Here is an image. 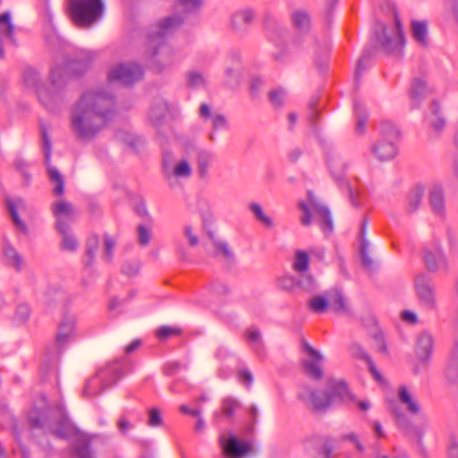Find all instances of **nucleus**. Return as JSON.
Instances as JSON below:
<instances>
[{
    "label": "nucleus",
    "mask_w": 458,
    "mask_h": 458,
    "mask_svg": "<svg viewBox=\"0 0 458 458\" xmlns=\"http://www.w3.org/2000/svg\"><path fill=\"white\" fill-rule=\"evenodd\" d=\"M57 231L63 235L62 249L64 250L74 251L77 249L78 242L70 232V225L64 220H59L56 223Z\"/></svg>",
    "instance_id": "nucleus-24"
},
{
    "label": "nucleus",
    "mask_w": 458,
    "mask_h": 458,
    "mask_svg": "<svg viewBox=\"0 0 458 458\" xmlns=\"http://www.w3.org/2000/svg\"><path fill=\"white\" fill-rule=\"evenodd\" d=\"M299 396L302 400H309L316 411H325L335 404L345 403L353 401V395L349 391L347 384L342 379L329 378L327 382L326 391L318 393L310 389H303Z\"/></svg>",
    "instance_id": "nucleus-3"
},
{
    "label": "nucleus",
    "mask_w": 458,
    "mask_h": 458,
    "mask_svg": "<svg viewBox=\"0 0 458 458\" xmlns=\"http://www.w3.org/2000/svg\"><path fill=\"white\" fill-rule=\"evenodd\" d=\"M254 21V13L250 10H241L233 13L231 18V24L233 27H248L252 26Z\"/></svg>",
    "instance_id": "nucleus-31"
},
{
    "label": "nucleus",
    "mask_w": 458,
    "mask_h": 458,
    "mask_svg": "<svg viewBox=\"0 0 458 458\" xmlns=\"http://www.w3.org/2000/svg\"><path fill=\"white\" fill-rule=\"evenodd\" d=\"M429 202L432 210L437 215L444 213V193L443 189L439 185H435L429 191Z\"/></svg>",
    "instance_id": "nucleus-28"
},
{
    "label": "nucleus",
    "mask_w": 458,
    "mask_h": 458,
    "mask_svg": "<svg viewBox=\"0 0 458 458\" xmlns=\"http://www.w3.org/2000/svg\"><path fill=\"white\" fill-rule=\"evenodd\" d=\"M327 162L334 180L346 191L351 204L355 208H360V203L358 200L360 192L354 190L349 183L344 182L346 165L343 161L342 157L338 153H328Z\"/></svg>",
    "instance_id": "nucleus-9"
},
{
    "label": "nucleus",
    "mask_w": 458,
    "mask_h": 458,
    "mask_svg": "<svg viewBox=\"0 0 458 458\" xmlns=\"http://www.w3.org/2000/svg\"><path fill=\"white\" fill-rule=\"evenodd\" d=\"M180 25H182L181 17L174 15V16L165 18L162 21V23L160 25V29H172V28H174V27H177Z\"/></svg>",
    "instance_id": "nucleus-58"
},
{
    "label": "nucleus",
    "mask_w": 458,
    "mask_h": 458,
    "mask_svg": "<svg viewBox=\"0 0 458 458\" xmlns=\"http://www.w3.org/2000/svg\"><path fill=\"white\" fill-rule=\"evenodd\" d=\"M278 285L280 288L286 291H293L299 287L306 292H311L315 288L314 280L310 276L302 279H296L292 276H284L278 279Z\"/></svg>",
    "instance_id": "nucleus-17"
},
{
    "label": "nucleus",
    "mask_w": 458,
    "mask_h": 458,
    "mask_svg": "<svg viewBox=\"0 0 458 458\" xmlns=\"http://www.w3.org/2000/svg\"><path fill=\"white\" fill-rule=\"evenodd\" d=\"M292 21L294 26L307 28L311 26V17L305 10H297L292 14Z\"/></svg>",
    "instance_id": "nucleus-41"
},
{
    "label": "nucleus",
    "mask_w": 458,
    "mask_h": 458,
    "mask_svg": "<svg viewBox=\"0 0 458 458\" xmlns=\"http://www.w3.org/2000/svg\"><path fill=\"white\" fill-rule=\"evenodd\" d=\"M328 308L330 310L343 315H351L352 311L343 292L337 288L327 291Z\"/></svg>",
    "instance_id": "nucleus-16"
},
{
    "label": "nucleus",
    "mask_w": 458,
    "mask_h": 458,
    "mask_svg": "<svg viewBox=\"0 0 458 458\" xmlns=\"http://www.w3.org/2000/svg\"><path fill=\"white\" fill-rule=\"evenodd\" d=\"M4 262L15 271L20 272L24 267V259L21 253L9 242L2 247Z\"/></svg>",
    "instance_id": "nucleus-22"
},
{
    "label": "nucleus",
    "mask_w": 458,
    "mask_h": 458,
    "mask_svg": "<svg viewBox=\"0 0 458 458\" xmlns=\"http://www.w3.org/2000/svg\"><path fill=\"white\" fill-rule=\"evenodd\" d=\"M53 213L56 217V223L63 220L62 216L72 218L73 216V208L71 203L67 201H59L53 204Z\"/></svg>",
    "instance_id": "nucleus-38"
},
{
    "label": "nucleus",
    "mask_w": 458,
    "mask_h": 458,
    "mask_svg": "<svg viewBox=\"0 0 458 458\" xmlns=\"http://www.w3.org/2000/svg\"><path fill=\"white\" fill-rule=\"evenodd\" d=\"M163 423L161 412L157 408H152L148 411V425L150 427H159Z\"/></svg>",
    "instance_id": "nucleus-54"
},
{
    "label": "nucleus",
    "mask_w": 458,
    "mask_h": 458,
    "mask_svg": "<svg viewBox=\"0 0 458 458\" xmlns=\"http://www.w3.org/2000/svg\"><path fill=\"white\" fill-rule=\"evenodd\" d=\"M95 55L91 52H83L80 56L68 62L64 67H55L51 71L50 85H41L38 72L33 68H27L23 72V80L28 87L35 89L38 100L50 111L59 108L65 98L64 87L68 72L80 75L92 64Z\"/></svg>",
    "instance_id": "nucleus-2"
},
{
    "label": "nucleus",
    "mask_w": 458,
    "mask_h": 458,
    "mask_svg": "<svg viewBox=\"0 0 458 458\" xmlns=\"http://www.w3.org/2000/svg\"><path fill=\"white\" fill-rule=\"evenodd\" d=\"M55 435L61 438L72 439V458H96L91 450V439L81 433L67 420H63L55 430Z\"/></svg>",
    "instance_id": "nucleus-6"
},
{
    "label": "nucleus",
    "mask_w": 458,
    "mask_h": 458,
    "mask_svg": "<svg viewBox=\"0 0 458 458\" xmlns=\"http://www.w3.org/2000/svg\"><path fill=\"white\" fill-rule=\"evenodd\" d=\"M70 13L77 26H88L102 13L101 0H70Z\"/></svg>",
    "instance_id": "nucleus-8"
},
{
    "label": "nucleus",
    "mask_w": 458,
    "mask_h": 458,
    "mask_svg": "<svg viewBox=\"0 0 458 458\" xmlns=\"http://www.w3.org/2000/svg\"><path fill=\"white\" fill-rule=\"evenodd\" d=\"M117 428L122 434H126L129 429L133 428V425L127 420L124 415H121L117 421Z\"/></svg>",
    "instance_id": "nucleus-61"
},
{
    "label": "nucleus",
    "mask_w": 458,
    "mask_h": 458,
    "mask_svg": "<svg viewBox=\"0 0 458 458\" xmlns=\"http://www.w3.org/2000/svg\"><path fill=\"white\" fill-rule=\"evenodd\" d=\"M338 4V0H323L321 6L322 16L325 20V26L335 25V10Z\"/></svg>",
    "instance_id": "nucleus-35"
},
{
    "label": "nucleus",
    "mask_w": 458,
    "mask_h": 458,
    "mask_svg": "<svg viewBox=\"0 0 458 458\" xmlns=\"http://www.w3.org/2000/svg\"><path fill=\"white\" fill-rule=\"evenodd\" d=\"M334 450V445L330 440H325L319 452L321 458H331L332 452Z\"/></svg>",
    "instance_id": "nucleus-64"
},
{
    "label": "nucleus",
    "mask_w": 458,
    "mask_h": 458,
    "mask_svg": "<svg viewBox=\"0 0 458 458\" xmlns=\"http://www.w3.org/2000/svg\"><path fill=\"white\" fill-rule=\"evenodd\" d=\"M138 242L141 246H147L151 240V232L143 225L137 227Z\"/></svg>",
    "instance_id": "nucleus-51"
},
{
    "label": "nucleus",
    "mask_w": 458,
    "mask_h": 458,
    "mask_svg": "<svg viewBox=\"0 0 458 458\" xmlns=\"http://www.w3.org/2000/svg\"><path fill=\"white\" fill-rule=\"evenodd\" d=\"M382 140L397 141L400 138L399 129L391 121H383L379 124Z\"/></svg>",
    "instance_id": "nucleus-32"
},
{
    "label": "nucleus",
    "mask_w": 458,
    "mask_h": 458,
    "mask_svg": "<svg viewBox=\"0 0 458 458\" xmlns=\"http://www.w3.org/2000/svg\"><path fill=\"white\" fill-rule=\"evenodd\" d=\"M31 309L26 302L17 305L13 317V323L16 326H22L28 322L30 318Z\"/></svg>",
    "instance_id": "nucleus-36"
},
{
    "label": "nucleus",
    "mask_w": 458,
    "mask_h": 458,
    "mask_svg": "<svg viewBox=\"0 0 458 458\" xmlns=\"http://www.w3.org/2000/svg\"><path fill=\"white\" fill-rule=\"evenodd\" d=\"M224 453L229 455V458H238L250 451V445L241 442L237 437L232 436L226 443H224V437H221Z\"/></svg>",
    "instance_id": "nucleus-18"
},
{
    "label": "nucleus",
    "mask_w": 458,
    "mask_h": 458,
    "mask_svg": "<svg viewBox=\"0 0 458 458\" xmlns=\"http://www.w3.org/2000/svg\"><path fill=\"white\" fill-rule=\"evenodd\" d=\"M414 40L422 47H428V30H411Z\"/></svg>",
    "instance_id": "nucleus-57"
},
{
    "label": "nucleus",
    "mask_w": 458,
    "mask_h": 458,
    "mask_svg": "<svg viewBox=\"0 0 458 458\" xmlns=\"http://www.w3.org/2000/svg\"><path fill=\"white\" fill-rule=\"evenodd\" d=\"M5 204L15 226L25 232L27 229L26 225L18 216V209L24 207L23 200L21 199H6Z\"/></svg>",
    "instance_id": "nucleus-26"
},
{
    "label": "nucleus",
    "mask_w": 458,
    "mask_h": 458,
    "mask_svg": "<svg viewBox=\"0 0 458 458\" xmlns=\"http://www.w3.org/2000/svg\"><path fill=\"white\" fill-rule=\"evenodd\" d=\"M368 248H369V242L367 241V239H363V241L360 243V247L361 262H362V265L366 268H371L373 266V260L368 253Z\"/></svg>",
    "instance_id": "nucleus-49"
},
{
    "label": "nucleus",
    "mask_w": 458,
    "mask_h": 458,
    "mask_svg": "<svg viewBox=\"0 0 458 458\" xmlns=\"http://www.w3.org/2000/svg\"><path fill=\"white\" fill-rule=\"evenodd\" d=\"M123 376L120 361H114L101 368L95 376L89 378L82 390L86 397L100 394L106 388L114 385Z\"/></svg>",
    "instance_id": "nucleus-5"
},
{
    "label": "nucleus",
    "mask_w": 458,
    "mask_h": 458,
    "mask_svg": "<svg viewBox=\"0 0 458 458\" xmlns=\"http://www.w3.org/2000/svg\"><path fill=\"white\" fill-rule=\"evenodd\" d=\"M415 289L420 304L428 310L437 308L435 287L432 280L426 275H420L415 279Z\"/></svg>",
    "instance_id": "nucleus-14"
},
{
    "label": "nucleus",
    "mask_w": 458,
    "mask_h": 458,
    "mask_svg": "<svg viewBox=\"0 0 458 458\" xmlns=\"http://www.w3.org/2000/svg\"><path fill=\"white\" fill-rule=\"evenodd\" d=\"M166 112V105L160 102L151 107L149 111V119L155 125H159L162 123Z\"/></svg>",
    "instance_id": "nucleus-42"
},
{
    "label": "nucleus",
    "mask_w": 458,
    "mask_h": 458,
    "mask_svg": "<svg viewBox=\"0 0 458 458\" xmlns=\"http://www.w3.org/2000/svg\"><path fill=\"white\" fill-rule=\"evenodd\" d=\"M183 233L188 238L189 244L191 246H196L199 243V238L196 234H194L192 227L191 225H186L183 228Z\"/></svg>",
    "instance_id": "nucleus-63"
},
{
    "label": "nucleus",
    "mask_w": 458,
    "mask_h": 458,
    "mask_svg": "<svg viewBox=\"0 0 458 458\" xmlns=\"http://www.w3.org/2000/svg\"><path fill=\"white\" fill-rule=\"evenodd\" d=\"M352 348H353L354 353L357 357L367 361L370 373L372 374L373 377L377 382L383 383L384 379H383L382 375L377 369L375 363L373 362L370 356L365 352V350L358 344H353Z\"/></svg>",
    "instance_id": "nucleus-30"
},
{
    "label": "nucleus",
    "mask_w": 458,
    "mask_h": 458,
    "mask_svg": "<svg viewBox=\"0 0 458 458\" xmlns=\"http://www.w3.org/2000/svg\"><path fill=\"white\" fill-rule=\"evenodd\" d=\"M300 209L303 212L301 222L303 225H310L311 220L317 221L324 232H331L333 230V222L330 212L325 206L310 201V206L305 202L299 203Z\"/></svg>",
    "instance_id": "nucleus-10"
},
{
    "label": "nucleus",
    "mask_w": 458,
    "mask_h": 458,
    "mask_svg": "<svg viewBox=\"0 0 458 458\" xmlns=\"http://www.w3.org/2000/svg\"><path fill=\"white\" fill-rule=\"evenodd\" d=\"M398 398L401 403L406 406L407 411L411 414H418L420 407L405 386H401L398 389Z\"/></svg>",
    "instance_id": "nucleus-27"
},
{
    "label": "nucleus",
    "mask_w": 458,
    "mask_h": 458,
    "mask_svg": "<svg viewBox=\"0 0 458 458\" xmlns=\"http://www.w3.org/2000/svg\"><path fill=\"white\" fill-rule=\"evenodd\" d=\"M240 406V403L231 396L224 398L221 403L222 412L228 418L233 417L235 410Z\"/></svg>",
    "instance_id": "nucleus-44"
},
{
    "label": "nucleus",
    "mask_w": 458,
    "mask_h": 458,
    "mask_svg": "<svg viewBox=\"0 0 458 458\" xmlns=\"http://www.w3.org/2000/svg\"><path fill=\"white\" fill-rule=\"evenodd\" d=\"M427 93H428V89H427L426 83L420 79H416L413 81L411 89V98L415 101H420L421 98L426 97Z\"/></svg>",
    "instance_id": "nucleus-43"
},
{
    "label": "nucleus",
    "mask_w": 458,
    "mask_h": 458,
    "mask_svg": "<svg viewBox=\"0 0 458 458\" xmlns=\"http://www.w3.org/2000/svg\"><path fill=\"white\" fill-rule=\"evenodd\" d=\"M370 40L374 50L380 49L396 57L403 54L405 37L403 30H373Z\"/></svg>",
    "instance_id": "nucleus-7"
},
{
    "label": "nucleus",
    "mask_w": 458,
    "mask_h": 458,
    "mask_svg": "<svg viewBox=\"0 0 458 458\" xmlns=\"http://www.w3.org/2000/svg\"><path fill=\"white\" fill-rule=\"evenodd\" d=\"M310 256L302 250L295 251V257L293 263V269L298 273H304L309 269Z\"/></svg>",
    "instance_id": "nucleus-39"
},
{
    "label": "nucleus",
    "mask_w": 458,
    "mask_h": 458,
    "mask_svg": "<svg viewBox=\"0 0 458 458\" xmlns=\"http://www.w3.org/2000/svg\"><path fill=\"white\" fill-rule=\"evenodd\" d=\"M41 136L43 139V149L45 163L47 165V174L53 183L55 184L54 192L55 195H62L64 191V182L62 174L57 168L50 165L51 159V142L47 133V130L44 124H41Z\"/></svg>",
    "instance_id": "nucleus-13"
},
{
    "label": "nucleus",
    "mask_w": 458,
    "mask_h": 458,
    "mask_svg": "<svg viewBox=\"0 0 458 458\" xmlns=\"http://www.w3.org/2000/svg\"><path fill=\"white\" fill-rule=\"evenodd\" d=\"M14 168L21 173V174L24 177L26 182H29L30 179V174L29 173V164L21 157H17L13 161Z\"/></svg>",
    "instance_id": "nucleus-52"
},
{
    "label": "nucleus",
    "mask_w": 458,
    "mask_h": 458,
    "mask_svg": "<svg viewBox=\"0 0 458 458\" xmlns=\"http://www.w3.org/2000/svg\"><path fill=\"white\" fill-rule=\"evenodd\" d=\"M249 210L252 213L256 220L259 221L266 228L271 229L274 227L273 219L265 213L262 206L259 203L250 202L249 204Z\"/></svg>",
    "instance_id": "nucleus-29"
},
{
    "label": "nucleus",
    "mask_w": 458,
    "mask_h": 458,
    "mask_svg": "<svg viewBox=\"0 0 458 458\" xmlns=\"http://www.w3.org/2000/svg\"><path fill=\"white\" fill-rule=\"evenodd\" d=\"M206 80L198 72H190L187 75V84L191 88H200L205 86Z\"/></svg>",
    "instance_id": "nucleus-48"
},
{
    "label": "nucleus",
    "mask_w": 458,
    "mask_h": 458,
    "mask_svg": "<svg viewBox=\"0 0 458 458\" xmlns=\"http://www.w3.org/2000/svg\"><path fill=\"white\" fill-rule=\"evenodd\" d=\"M396 141L381 140L372 146V153L374 157L380 160L386 161L394 158L397 154Z\"/></svg>",
    "instance_id": "nucleus-19"
},
{
    "label": "nucleus",
    "mask_w": 458,
    "mask_h": 458,
    "mask_svg": "<svg viewBox=\"0 0 458 458\" xmlns=\"http://www.w3.org/2000/svg\"><path fill=\"white\" fill-rule=\"evenodd\" d=\"M434 339L428 332H422L417 340L416 354L421 361H428L433 352Z\"/></svg>",
    "instance_id": "nucleus-21"
},
{
    "label": "nucleus",
    "mask_w": 458,
    "mask_h": 458,
    "mask_svg": "<svg viewBox=\"0 0 458 458\" xmlns=\"http://www.w3.org/2000/svg\"><path fill=\"white\" fill-rule=\"evenodd\" d=\"M308 308L316 314H323L329 310L327 292L325 294L316 295L308 301Z\"/></svg>",
    "instance_id": "nucleus-34"
},
{
    "label": "nucleus",
    "mask_w": 458,
    "mask_h": 458,
    "mask_svg": "<svg viewBox=\"0 0 458 458\" xmlns=\"http://www.w3.org/2000/svg\"><path fill=\"white\" fill-rule=\"evenodd\" d=\"M115 246V242L109 236L105 237V255L107 261H110L113 255V250Z\"/></svg>",
    "instance_id": "nucleus-60"
},
{
    "label": "nucleus",
    "mask_w": 458,
    "mask_h": 458,
    "mask_svg": "<svg viewBox=\"0 0 458 458\" xmlns=\"http://www.w3.org/2000/svg\"><path fill=\"white\" fill-rule=\"evenodd\" d=\"M143 76V69L138 64H121L108 72L109 82L119 81L123 85H131Z\"/></svg>",
    "instance_id": "nucleus-11"
},
{
    "label": "nucleus",
    "mask_w": 458,
    "mask_h": 458,
    "mask_svg": "<svg viewBox=\"0 0 458 458\" xmlns=\"http://www.w3.org/2000/svg\"><path fill=\"white\" fill-rule=\"evenodd\" d=\"M353 108L356 114L355 131L358 134H362L366 129L368 114L363 105L360 102L355 101L353 104Z\"/></svg>",
    "instance_id": "nucleus-37"
},
{
    "label": "nucleus",
    "mask_w": 458,
    "mask_h": 458,
    "mask_svg": "<svg viewBox=\"0 0 458 458\" xmlns=\"http://www.w3.org/2000/svg\"><path fill=\"white\" fill-rule=\"evenodd\" d=\"M192 170L189 162L185 159L177 163L172 172V175L178 178H188L191 175Z\"/></svg>",
    "instance_id": "nucleus-45"
},
{
    "label": "nucleus",
    "mask_w": 458,
    "mask_h": 458,
    "mask_svg": "<svg viewBox=\"0 0 458 458\" xmlns=\"http://www.w3.org/2000/svg\"><path fill=\"white\" fill-rule=\"evenodd\" d=\"M181 334V329L177 327H162L157 331V336L160 340H166L171 335H179Z\"/></svg>",
    "instance_id": "nucleus-53"
},
{
    "label": "nucleus",
    "mask_w": 458,
    "mask_h": 458,
    "mask_svg": "<svg viewBox=\"0 0 458 458\" xmlns=\"http://www.w3.org/2000/svg\"><path fill=\"white\" fill-rule=\"evenodd\" d=\"M199 115L204 120L211 119L214 131L226 130L229 127L226 117L222 114H212L211 108L208 104H202L199 107Z\"/></svg>",
    "instance_id": "nucleus-23"
},
{
    "label": "nucleus",
    "mask_w": 458,
    "mask_h": 458,
    "mask_svg": "<svg viewBox=\"0 0 458 458\" xmlns=\"http://www.w3.org/2000/svg\"><path fill=\"white\" fill-rule=\"evenodd\" d=\"M4 43L11 44L14 47L18 46L15 30H0V59L4 55L3 47Z\"/></svg>",
    "instance_id": "nucleus-46"
},
{
    "label": "nucleus",
    "mask_w": 458,
    "mask_h": 458,
    "mask_svg": "<svg viewBox=\"0 0 458 458\" xmlns=\"http://www.w3.org/2000/svg\"><path fill=\"white\" fill-rule=\"evenodd\" d=\"M244 336L255 352L260 354L263 352L264 345L261 340V334L259 329L250 327L245 331Z\"/></svg>",
    "instance_id": "nucleus-33"
},
{
    "label": "nucleus",
    "mask_w": 458,
    "mask_h": 458,
    "mask_svg": "<svg viewBox=\"0 0 458 458\" xmlns=\"http://www.w3.org/2000/svg\"><path fill=\"white\" fill-rule=\"evenodd\" d=\"M439 108V104L437 101H434L431 106V110L436 119L432 121V126L437 131H440L445 124V119L438 114Z\"/></svg>",
    "instance_id": "nucleus-50"
},
{
    "label": "nucleus",
    "mask_w": 458,
    "mask_h": 458,
    "mask_svg": "<svg viewBox=\"0 0 458 458\" xmlns=\"http://www.w3.org/2000/svg\"><path fill=\"white\" fill-rule=\"evenodd\" d=\"M114 96L105 89H91L81 94L71 108L72 132L81 140L94 139L114 114Z\"/></svg>",
    "instance_id": "nucleus-1"
},
{
    "label": "nucleus",
    "mask_w": 458,
    "mask_h": 458,
    "mask_svg": "<svg viewBox=\"0 0 458 458\" xmlns=\"http://www.w3.org/2000/svg\"><path fill=\"white\" fill-rule=\"evenodd\" d=\"M170 30H155L148 38V66L155 72H162L174 64L173 48L166 44Z\"/></svg>",
    "instance_id": "nucleus-4"
},
{
    "label": "nucleus",
    "mask_w": 458,
    "mask_h": 458,
    "mask_svg": "<svg viewBox=\"0 0 458 458\" xmlns=\"http://www.w3.org/2000/svg\"><path fill=\"white\" fill-rule=\"evenodd\" d=\"M301 346L307 355V359L301 361L304 372L314 379L321 378L323 376V355L305 340H302Z\"/></svg>",
    "instance_id": "nucleus-12"
},
{
    "label": "nucleus",
    "mask_w": 458,
    "mask_h": 458,
    "mask_svg": "<svg viewBox=\"0 0 458 458\" xmlns=\"http://www.w3.org/2000/svg\"><path fill=\"white\" fill-rule=\"evenodd\" d=\"M215 246L216 248L220 250L224 256L228 259H233V251L231 250L229 245L227 242H215Z\"/></svg>",
    "instance_id": "nucleus-59"
},
{
    "label": "nucleus",
    "mask_w": 458,
    "mask_h": 458,
    "mask_svg": "<svg viewBox=\"0 0 458 458\" xmlns=\"http://www.w3.org/2000/svg\"><path fill=\"white\" fill-rule=\"evenodd\" d=\"M445 376L452 384H458V339L448 360Z\"/></svg>",
    "instance_id": "nucleus-25"
},
{
    "label": "nucleus",
    "mask_w": 458,
    "mask_h": 458,
    "mask_svg": "<svg viewBox=\"0 0 458 458\" xmlns=\"http://www.w3.org/2000/svg\"><path fill=\"white\" fill-rule=\"evenodd\" d=\"M238 377L242 382L246 383L247 388H250V384L253 382L251 372L248 369H242L238 372Z\"/></svg>",
    "instance_id": "nucleus-62"
},
{
    "label": "nucleus",
    "mask_w": 458,
    "mask_h": 458,
    "mask_svg": "<svg viewBox=\"0 0 458 458\" xmlns=\"http://www.w3.org/2000/svg\"><path fill=\"white\" fill-rule=\"evenodd\" d=\"M76 319L74 316L63 317L55 336L57 348L62 351L71 341L75 330Z\"/></svg>",
    "instance_id": "nucleus-15"
},
{
    "label": "nucleus",
    "mask_w": 458,
    "mask_h": 458,
    "mask_svg": "<svg viewBox=\"0 0 458 458\" xmlns=\"http://www.w3.org/2000/svg\"><path fill=\"white\" fill-rule=\"evenodd\" d=\"M424 190L421 186H417L409 195L407 203V211L413 213L417 210L421 203Z\"/></svg>",
    "instance_id": "nucleus-40"
},
{
    "label": "nucleus",
    "mask_w": 458,
    "mask_h": 458,
    "mask_svg": "<svg viewBox=\"0 0 458 458\" xmlns=\"http://www.w3.org/2000/svg\"><path fill=\"white\" fill-rule=\"evenodd\" d=\"M269 99L276 106H281L284 99V92L283 89H275L269 93Z\"/></svg>",
    "instance_id": "nucleus-56"
},
{
    "label": "nucleus",
    "mask_w": 458,
    "mask_h": 458,
    "mask_svg": "<svg viewBox=\"0 0 458 458\" xmlns=\"http://www.w3.org/2000/svg\"><path fill=\"white\" fill-rule=\"evenodd\" d=\"M424 259L428 269L430 271L445 269L447 267L443 251L438 246H434L432 250L426 249Z\"/></svg>",
    "instance_id": "nucleus-20"
},
{
    "label": "nucleus",
    "mask_w": 458,
    "mask_h": 458,
    "mask_svg": "<svg viewBox=\"0 0 458 458\" xmlns=\"http://www.w3.org/2000/svg\"><path fill=\"white\" fill-rule=\"evenodd\" d=\"M372 50L369 49V48H366L362 54V55L360 56V60L358 61V64H357V68H356V77H359L361 75V73L366 71V69L368 68V66L370 64V60H371V57H372Z\"/></svg>",
    "instance_id": "nucleus-47"
},
{
    "label": "nucleus",
    "mask_w": 458,
    "mask_h": 458,
    "mask_svg": "<svg viewBox=\"0 0 458 458\" xmlns=\"http://www.w3.org/2000/svg\"><path fill=\"white\" fill-rule=\"evenodd\" d=\"M18 24L10 12H4L0 14V27L4 29H13Z\"/></svg>",
    "instance_id": "nucleus-55"
}]
</instances>
